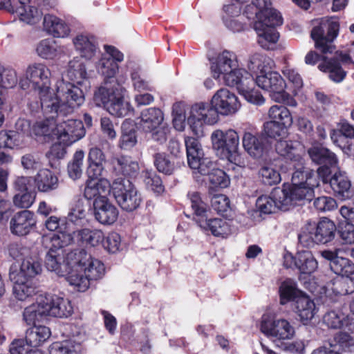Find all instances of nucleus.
I'll return each instance as SVG.
<instances>
[{"label": "nucleus", "instance_id": "obj_60", "mask_svg": "<svg viewBox=\"0 0 354 354\" xmlns=\"http://www.w3.org/2000/svg\"><path fill=\"white\" fill-rule=\"evenodd\" d=\"M41 271L39 263L32 258H26L23 260L19 271L17 270L19 277L21 279H29L35 277Z\"/></svg>", "mask_w": 354, "mask_h": 354}, {"label": "nucleus", "instance_id": "obj_48", "mask_svg": "<svg viewBox=\"0 0 354 354\" xmlns=\"http://www.w3.org/2000/svg\"><path fill=\"white\" fill-rule=\"evenodd\" d=\"M304 294L298 290L295 281L288 279L281 283L279 287L280 303L282 305L290 301H295Z\"/></svg>", "mask_w": 354, "mask_h": 354}, {"label": "nucleus", "instance_id": "obj_39", "mask_svg": "<svg viewBox=\"0 0 354 354\" xmlns=\"http://www.w3.org/2000/svg\"><path fill=\"white\" fill-rule=\"evenodd\" d=\"M162 121L163 113L160 109L149 108L142 111L138 124L144 131L148 132L155 130Z\"/></svg>", "mask_w": 354, "mask_h": 354}, {"label": "nucleus", "instance_id": "obj_57", "mask_svg": "<svg viewBox=\"0 0 354 354\" xmlns=\"http://www.w3.org/2000/svg\"><path fill=\"white\" fill-rule=\"evenodd\" d=\"M209 187L211 190H216L227 187L230 180L224 171L220 169H213L208 176Z\"/></svg>", "mask_w": 354, "mask_h": 354}, {"label": "nucleus", "instance_id": "obj_2", "mask_svg": "<svg viewBox=\"0 0 354 354\" xmlns=\"http://www.w3.org/2000/svg\"><path fill=\"white\" fill-rule=\"evenodd\" d=\"M68 262L71 266V270L66 280L79 292L86 291L91 281L100 280L105 274L106 269L102 261L84 249H76L68 252Z\"/></svg>", "mask_w": 354, "mask_h": 354}, {"label": "nucleus", "instance_id": "obj_34", "mask_svg": "<svg viewBox=\"0 0 354 354\" xmlns=\"http://www.w3.org/2000/svg\"><path fill=\"white\" fill-rule=\"evenodd\" d=\"M43 30L55 38H64L70 33V28L65 21L52 14L44 15Z\"/></svg>", "mask_w": 354, "mask_h": 354}, {"label": "nucleus", "instance_id": "obj_20", "mask_svg": "<svg viewBox=\"0 0 354 354\" xmlns=\"http://www.w3.org/2000/svg\"><path fill=\"white\" fill-rule=\"evenodd\" d=\"M211 102L218 115H230L236 113L241 104L236 95L227 88H221L213 95Z\"/></svg>", "mask_w": 354, "mask_h": 354}, {"label": "nucleus", "instance_id": "obj_33", "mask_svg": "<svg viewBox=\"0 0 354 354\" xmlns=\"http://www.w3.org/2000/svg\"><path fill=\"white\" fill-rule=\"evenodd\" d=\"M275 149L277 153L292 162H301L304 150L303 145L299 142L281 138L277 142Z\"/></svg>", "mask_w": 354, "mask_h": 354}, {"label": "nucleus", "instance_id": "obj_38", "mask_svg": "<svg viewBox=\"0 0 354 354\" xmlns=\"http://www.w3.org/2000/svg\"><path fill=\"white\" fill-rule=\"evenodd\" d=\"M111 184L106 178L88 179L84 191V196L87 200H94L105 194H110Z\"/></svg>", "mask_w": 354, "mask_h": 354}, {"label": "nucleus", "instance_id": "obj_61", "mask_svg": "<svg viewBox=\"0 0 354 354\" xmlns=\"http://www.w3.org/2000/svg\"><path fill=\"white\" fill-rule=\"evenodd\" d=\"M84 158V153L82 150L75 153L72 161L68 165V174L71 178L76 180L81 177Z\"/></svg>", "mask_w": 354, "mask_h": 354}, {"label": "nucleus", "instance_id": "obj_27", "mask_svg": "<svg viewBox=\"0 0 354 354\" xmlns=\"http://www.w3.org/2000/svg\"><path fill=\"white\" fill-rule=\"evenodd\" d=\"M46 118L44 120L37 122L32 127V131L37 136L48 137L52 140H55L56 136L57 130L60 125H65L67 120L62 121L59 118L65 117L68 114L65 115H53L46 114Z\"/></svg>", "mask_w": 354, "mask_h": 354}, {"label": "nucleus", "instance_id": "obj_30", "mask_svg": "<svg viewBox=\"0 0 354 354\" xmlns=\"http://www.w3.org/2000/svg\"><path fill=\"white\" fill-rule=\"evenodd\" d=\"M241 80L238 84L234 86L239 94L243 95L248 102L252 104L257 106L263 105L266 100L260 91L253 88L254 80L251 73L246 74V76Z\"/></svg>", "mask_w": 354, "mask_h": 354}, {"label": "nucleus", "instance_id": "obj_49", "mask_svg": "<svg viewBox=\"0 0 354 354\" xmlns=\"http://www.w3.org/2000/svg\"><path fill=\"white\" fill-rule=\"evenodd\" d=\"M127 66L131 68V80L134 90L141 93L143 91H152L153 86L149 80H147L140 73L138 67H134L135 64L132 62H128Z\"/></svg>", "mask_w": 354, "mask_h": 354}, {"label": "nucleus", "instance_id": "obj_58", "mask_svg": "<svg viewBox=\"0 0 354 354\" xmlns=\"http://www.w3.org/2000/svg\"><path fill=\"white\" fill-rule=\"evenodd\" d=\"M289 127L270 120L264 122L263 131L265 134L274 139L286 138L288 134Z\"/></svg>", "mask_w": 354, "mask_h": 354}, {"label": "nucleus", "instance_id": "obj_45", "mask_svg": "<svg viewBox=\"0 0 354 354\" xmlns=\"http://www.w3.org/2000/svg\"><path fill=\"white\" fill-rule=\"evenodd\" d=\"M317 261L309 250H301L296 254V268L303 274H311L317 268Z\"/></svg>", "mask_w": 354, "mask_h": 354}, {"label": "nucleus", "instance_id": "obj_43", "mask_svg": "<svg viewBox=\"0 0 354 354\" xmlns=\"http://www.w3.org/2000/svg\"><path fill=\"white\" fill-rule=\"evenodd\" d=\"M66 77L70 81L69 82L75 85V83L81 84L88 77L86 68L82 57H75L68 64L66 70Z\"/></svg>", "mask_w": 354, "mask_h": 354}, {"label": "nucleus", "instance_id": "obj_51", "mask_svg": "<svg viewBox=\"0 0 354 354\" xmlns=\"http://www.w3.org/2000/svg\"><path fill=\"white\" fill-rule=\"evenodd\" d=\"M272 196H273L276 207L279 209L286 211L295 205L286 184H283L282 188H274L272 192Z\"/></svg>", "mask_w": 354, "mask_h": 354}, {"label": "nucleus", "instance_id": "obj_10", "mask_svg": "<svg viewBox=\"0 0 354 354\" xmlns=\"http://www.w3.org/2000/svg\"><path fill=\"white\" fill-rule=\"evenodd\" d=\"M255 82L259 87L268 91L270 98L275 102L286 104L292 107L297 106V101L286 91V83L277 72L269 71L259 74Z\"/></svg>", "mask_w": 354, "mask_h": 354}, {"label": "nucleus", "instance_id": "obj_17", "mask_svg": "<svg viewBox=\"0 0 354 354\" xmlns=\"http://www.w3.org/2000/svg\"><path fill=\"white\" fill-rule=\"evenodd\" d=\"M104 48L106 53L102 55L96 68L105 80L113 78L119 69L118 62L124 59V55L112 46L104 45Z\"/></svg>", "mask_w": 354, "mask_h": 354}, {"label": "nucleus", "instance_id": "obj_36", "mask_svg": "<svg viewBox=\"0 0 354 354\" xmlns=\"http://www.w3.org/2000/svg\"><path fill=\"white\" fill-rule=\"evenodd\" d=\"M73 42L76 51L86 59H91L99 52L97 41L93 36L79 35L73 39Z\"/></svg>", "mask_w": 354, "mask_h": 354}, {"label": "nucleus", "instance_id": "obj_63", "mask_svg": "<svg viewBox=\"0 0 354 354\" xmlns=\"http://www.w3.org/2000/svg\"><path fill=\"white\" fill-rule=\"evenodd\" d=\"M154 165L159 172L166 175H171L175 169L174 162H172L168 156L165 153H157L153 156Z\"/></svg>", "mask_w": 354, "mask_h": 354}, {"label": "nucleus", "instance_id": "obj_12", "mask_svg": "<svg viewBox=\"0 0 354 354\" xmlns=\"http://www.w3.org/2000/svg\"><path fill=\"white\" fill-rule=\"evenodd\" d=\"M116 203L126 212H133L138 209L142 197L135 185L127 178H118L111 183L110 189Z\"/></svg>", "mask_w": 354, "mask_h": 354}, {"label": "nucleus", "instance_id": "obj_31", "mask_svg": "<svg viewBox=\"0 0 354 354\" xmlns=\"http://www.w3.org/2000/svg\"><path fill=\"white\" fill-rule=\"evenodd\" d=\"M86 212L84 201L81 198L74 200L66 217L64 231L68 230L73 232V230H77V229L73 228L72 225L76 227L82 226L86 221Z\"/></svg>", "mask_w": 354, "mask_h": 354}, {"label": "nucleus", "instance_id": "obj_25", "mask_svg": "<svg viewBox=\"0 0 354 354\" xmlns=\"http://www.w3.org/2000/svg\"><path fill=\"white\" fill-rule=\"evenodd\" d=\"M93 209L95 219L102 224L111 225L118 218V209L106 196L96 198L93 201Z\"/></svg>", "mask_w": 354, "mask_h": 354}, {"label": "nucleus", "instance_id": "obj_26", "mask_svg": "<svg viewBox=\"0 0 354 354\" xmlns=\"http://www.w3.org/2000/svg\"><path fill=\"white\" fill-rule=\"evenodd\" d=\"M268 21H255L254 28L257 34L258 44L264 49H273L279 40V34L275 29L279 25L269 24Z\"/></svg>", "mask_w": 354, "mask_h": 354}, {"label": "nucleus", "instance_id": "obj_4", "mask_svg": "<svg viewBox=\"0 0 354 354\" xmlns=\"http://www.w3.org/2000/svg\"><path fill=\"white\" fill-rule=\"evenodd\" d=\"M125 92L126 89L122 86H111L105 82L95 92L93 100L97 106L103 107L111 115L123 118L133 111L130 102L124 99Z\"/></svg>", "mask_w": 354, "mask_h": 354}, {"label": "nucleus", "instance_id": "obj_5", "mask_svg": "<svg viewBox=\"0 0 354 354\" xmlns=\"http://www.w3.org/2000/svg\"><path fill=\"white\" fill-rule=\"evenodd\" d=\"M191 207L194 213V220L203 230L209 231L214 236L225 238L232 232L231 222L223 218H207V204L202 201L198 192L188 194Z\"/></svg>", "mask_w": 354, "mask_h": 354}, {"label": "nucleus", "instance_id": "obj_21", "mask_svg": "<svg viewBox=\"0 0 354 354\" xmlns=\"http://www.w3.org/2000/svg\"><path fill=\"white\" fill-rule=\"evenodd\" d=\"M308 153L314 162L323 165L317 169V175L322 178L324 183H326L327 175L330 172L329 167H335L337 165L338 160L336 155L328 149L320 147H311Z\"/></svg>", "mask_w": 354, "mask_h": 354}, {"label": "nucleus", "instance_id": "obj_9", "mask_svg": "<svg viewBox=\"0 0 354 354\" xmlns=\"http://www.w3.org/2000/svg\"><path fill=\"white\" fill-rule=\"evenodd\" d=\"M339 24L333 17H323L314 21L310 36L316 48L322 53H332L335 49L334 40L339 34Z\"/></svg>", "mask_w": 354, "mask_h": 354}, {"label": "nucleus", "instance_id": "obj_13", "mask_svg": "<svg viewBox=\"0 0 354 354\" xmlns=\"http://www.w3.org/2000/svg\"><path fill=\"white\" fill-rule=\"evenodd\" d=\"M218 119L217 111L211 102H200L190 107L187 124L195 136L201 137L204 135L205 126L213 125L218 122Z\"/></svg>", "mask_w": 354, "mask_h": 354}, {"label": "nucleus", "instance_id": "obj_52", "mask_svg": "<svg viewBox=\"0 0 354 354\" xmlns=\"http://www.w3.org/2000/svg\"><path fill=\"white\" fill-rule=\"evenodd\" d=\"M324 323L330 328H343L346 332L353 333L347 327L348 324V315L345 316L339 310H330L326 313L323 317Z\"/></svg>", "mask_w": 354, "mask_h": 354}, {"label": "nucleus", "instance_id": "obj_1", "mask_svg": "<svg viewBox=\"0 0 354 354\" xmlns=\"http://www.w3.org/2000/svg\"><path fill=\"white\" fill-rule=\"evenodd\" d=\"M50 77L51 71L48 66L35 62L26 68L25 78H21L19 84L24 90L32 85L40 101L37 108L40 107L46 114H71L84 103V95L81 88L62 77L56 82L53 89Z\"/></svg>", "mask_w": 354, "mask_h": 354}, {"label": "nucleus", "instance_id": "obj_18", "mask_svg": "<svg viewBox=\"0 0 354 354\" xmlns=\"http://www.w3.org/2000/svg\"><path fill=\"white\" fill-rule=\"evenodd\" d=\"M339 62L354 65V62L348 54L337 51L335 57L324 59L318 65V68L322 72L328 73V77L332 81L339 83L346 75V72L342 68Z\"/></svg>", "mask_w": 354, "mask_h": 354}, {"label": "nucleus", "instance_id": "obj_62", "mask_svg": "<svg viewBox=\"0 0 354 354\" xmlns=\"http://www.w3.org/2000/svg\"><path fill=\"white\" fill-rule=\"evenodd\" d=\"M17 75L15 69L0 66V94L1 88H9L17 83Z\"/></svg>", "mask_w": 354, "mask_h": 354}, {"label": "nucleus", "instance_id": "obj_37", "mask_svg": "<svg viewBox=\"0 0 354 354\" xmlns=\"http://www.w3.org/2000/svg\"><path fill=\"white\" fill-rule=\"evenodd\" d=\"M286 185L288 186L292 198L295 204L298 201H310L314 196V188L319 185V180L317 178H310L307 183H299L295 185L293 184Z\"/></svg>", "mask_w": 354, "mask_h": 354}, {"label": "nucleus", "instance_id": "obj_56", "mask_svg": "<svg viewBox=\"0 0 354 354\" xmlns=\"http://www.w3.org/2000/svg\"><path fill=\"white\" fill-rule=\"evenodd\" d=\"M185 143L187 151V162L194 166L196 165V158H203L204 156L203 151L199 141L192 137H186Z\"/></svg>", "mask_w": 354, "mask_h": 354}, {"label": "nucleus", "instance_id": "obj_19", "mask_svg": "<svg viewBox=\"0 0 354 354\" xmlns=\"http://www.w3.org/2000/svg\"><path fill=\"white\" fill-rule=\"evenodd\" d=\"M51 246L46 254L45 264L47 269L55 272L59 276H64L71 270V266L68 262V253L64 257V248L66 246H56L51 238Z\"/></svg>", "mask_w": 354, "mask_h": 354}, {"label": "nucleus", "instance_id": "obj_3", "mask_svg": "<svg viewBox=\"0 0 354 354\" xmlns=\"http://www.w3.org/2000/svg\"><path fill=\"white\" fill-rule=\"evenodd\" d=\"M209 68L214 79L232 87L250 73L241 66L236 54L228 50H223L209 58Z\"/></svg>", "mask_w": 354, "mask_h": 354}, {"label": "nucleus", "instance_id": "obj_28", "mask_svg": "<svg viewBox=\"0 0 354 354\" xmlns=\"http://www.w3.org/2000/svg\"><path fill=\"white\" fill-rule=\"evenodd\" d=\"M330 186L336 197L341 200L351 199L354 196V188L345 172L337 171L330 178L327 175Z\"/></svg>", "mask_w": 354, "mask_h": 354}, {"label": "nucleus", "instance_id": "obj_6", "mask_svg": "<svg viewBox=\"0 0 354 354\" xmlns=\"http://www.w3.org/2000/svg\"><path fill=\"white\" fill-rule=\"evenodd\" d=\"M0 0V10L5 9L11 13H15L20 21L30 25L40 21L44 16L41 6L48 9L55 7V0Z\"/></svg>", "mask_w": 354, "mask_h": 354}, {"label": "nucleus", "instance_id": "obj_11", "mask_svg": "<svg viewBox=\"0 0 354 354\" xmlns=\"http://www.w3.org/2000/svg\"><path fill=\"white\" fill-rule=\"evenodd\" d=\"M104 239V233L100 230L82 228L73 232L61 231L53 236V242L56 246H68L77 243L95 248L101 245Z\"/></svg>", "mask_w": 354, "mask_h": 354}, {"label": "nucleus", "instance_id": "obj_50", "mask_svg": "<svg viewBox=\"0 0 354 354\" xmlns=\"http://www.w3.org/2000/svg\"><path fill=\"white\" fill-rule=\"evenodd\" d=\"M272 60L266 55L254 53L249 57L248 68L253 73L263 74L272 68Z\"/></svg>", "mask_w": 354, "mask_h": 354}, {"label": "nucleus", "instance_id": "obj_54", "mask_svg": "<svg viewBox=\"0 0 354 354\" xmlns=\"http://www.w3.org/2000/svg\"><path fill=\"white\" fill-rule=\"evenodd\" d=\"M328 286L335 295L354 294V279L349 277H337Z\"/></svg>", "mask_w": 354, "mask_h": 354}, {"label": "nucleus", "instance_id": "obj_24", "mask_svg": "<svg viewBox=\"0 0 354 354\" xmlns=\"http://www.w3.org/2000/svg\"><path fill=\"white\" fill-rule=\"evenodd\" d=\"M242 145L244 150L256 159L263 157L266 151L265 139L252 128L245 129L243 131Z\"/></svg>", "mask_w": 354, "mask_h": 354}, {"label": "nucleus", "instance_id": "obj_53", "mask_svg": "<svg viewBox=\"0 0 354 354\" xmlns=\"http://www.w3.org/2000/svg\"><path fill=\"white\" fill-rule=\"evenodd\" d=\"M268 117L270 120L291 127L293 118L290 110L283 105H272L268 110Z\"/></svg>", "mask_w": 354, "mask_h": 354}, {"label": "nucleus", "instance_id": "obj_41", "mask_svg": "<svg viewBox=\"0 0 354 354\" xmlns=\"http://www.w3.org/2000/svg\"><path fill=\"white\" fill-rule=\"evenodd\" d=\"M317 312L314 301L306 295L299 297L296 300L295 313L304 324H307Z\"/></svg>", "mask_w": 354, "mask_h": 354}, {"label": "nucleus", "instance_id": "obj_16", "mask_svg": "<svg viewBox=\"0 0 354 354\" xmlns=\"http://www.w3.org/2000/svg\"><path fill=\"white\" fill-rule=\"evenodd\" d=\"M243 15L248 19L255 21H268L271 25H281L283 18L281 14L271 7L270 0H252L248 5L243 12Z\"/></svg>", "mask_w": 354, "mask_h": 354}, {"label": "nucleus", "instance_id": "obj_14", "mask_svg": "<svg viewBox=\"0 0 354 354\" xmlns=\"http://www.w3.org/2000/svg\"><path fill=\"white\" fill-rule=\"evenodd\" d=\"M337 227L333 221L322 218L315 227L306 228L299 236V241L304 246L309 248L315 243L325 244L331 241L335 235Z\"/></svg>", "mask_w": 354, "mask_h": 354}, {"label": "nucleus", "instance_id": "obj_35", "mask_svg": "<svg viewBox=\"0 0 354 354\" xmlns=\"http://www.w3.org/2000/svg\"><path fill=\"white\" fill-rule=\"evenodd\" d=\"M35 187L39 192L50 193L59 187V182L57 175L50 169L39 170L34 177Z\"/></svg>", "mask_w": 354, "mask_h": 354}, {"label": "nucleus", "instance_id": "obj_47", "mask_svg": "<svg viewBox=\"0 0 354 354\" xmlns=\"http://www.w3.org/2000/svg\"><path fill=\"white\" fill-rule=\"evenodd\" d=\"M50 354H83L82 346L73 339L56 342L49 346Z\"/></svg>", "mask_w": 354, "mask_h": 354}, {"label": "nucleus", "instance_id": "obj_59", "mask_svg": "<svg viewBox=\"0 0 354 354\" xmlns=\"http://www.w3.org/2000/svg\"><path fill=\"white\" fill-rule=\"evenodd\" d=\"M259 176L265 185H273L281 182V178L279 172L272 165H264L259 170Z\"/></svg>", "mask_w": 354, "mask_h": 354}, {"label": "nucleus", "instance_id": "obj_22", "mask_svg": "<svg viewBox=\"0 0 354 354\" xmlns=\"http://www.w3.org/2000/svg\"><path fill=\"white\" fill-rule=\"evenodd\" d=\"M47 310L48 316L55 317H68L73 311L71 301L62 296L49 293L41 294Z\"/></svg>", "mask_w": 354, "mask_h": 354}, {"label": "nucleus", "instance_id": "obj_42", "mask_svg": "<svg viewBox=\"0 0 354 354\" xmlns=\"http://www.w3.org/2000/svg\"><path fill=\"white\" fill-rule=\"evenodd\" d=\"M28 142L19 134V131L14 130L0 131V148L9 149H21L26 147Z\"/></svg>", "mask_w": 354, "mask_h": 354}, {"label": "nucleus", "instance_id": "obj_15", "mask_svg": "<svg viewBox=\"0 0 354 354\" xmlns=\"http://www.w3.org/2000/svg\"><path fill=\"white\" fill-rule=\"evenodd\" d=\"M260 330L268 337H274L277 340H288L295 334L294 326L286 319H277L270 313L262 315L260 322Z\"/></svg>", "mask_w": 354, "mask_h": 354}, {"label": "nucleus", "instance_id": "obj_29", "mask_svg": "<svg viewBox=\"0 0 354 354\" xmlns=\"http://www.w3.org/2000/svg\"><path fill=\"white\" fill-rule=\"evenodd\" d=\"M9 277L14 283L12 291L17 299L25 301L37 292V288L32 281L29 279L19 278L17 270L14 269L13 267L10 268Z\"/></svg>", "mask_w": 354, "mask_h": 354}, {"label": "nucleus", "instance_id": "obj_23", "mask_svg": "<svg viewBox=\"0 0 354 354\" xmlns=\"http://www.w3.org/2000/svg\"><path fill=\"white\" fill-rule=\"evenodd\" d=\"M341 248L335 250H325L320 252L321 256L330 261V267L333 272L342 277H349L354 273V264L352 261L341 256Z\"/></svg>", "mask_w": 354, "mask_h": 354}, {"label": "nucleus", "instance_id": "obj_40", "mask_svg": "<svg viewBox=\"0 0 354 354\" xmlns=\"http://www.w3.org/2000/svg\"><path fill=\"white\" fill-rule=\"evenodd\" d=\"M47 316V310L41 294L37 297L36 302L26 307L23 313V319L28 325H35Z\"/></svg>", "mask_w": 354, "mask_h": 354}, {"label": "nucleus", "instance_id": "obj_55", "mask_svg": "<svg viewBox=\"0 0 354 354\" xmlns=\"http://www.w3.org/2000/svg\"><path fill=\"white\" fill-rule=\"evenodd\" d=\"M36 52L42 59H53L57 55V45L53 39H44L37 44Z\"/></svg>", "mask_w": 354, "mask_h": 354}, {"label": "nucleus", "instance_id": "obj_8", "mask_svg": "<svg viewBox=\"0 0 354 354\" xmlns=\"http://www.w3.org/2000/svg\"><path fill=\"white\" fill-rule=\"evenodd\" d=\"M211 140L213 149L221 158L227 159L237 166L243 165V161L238 152L239 136L235 130L217 129L212 133Z\"/></svg>", "mask_w": 354, "mask_h": 354}, {"label": "nucleus", "instance_id": "obj_32", "mask_svg": "<svg viewBox=\"0 0 354 354\" xmlns=\"http://www.w3.org/2000/svg\"><path fill=\"white\" fill-rule=\"evenodd\" d=\"M36 221L34 214L29 210L17 212L10 221V230L12 234L24 236L30 232Z\"/></svg>", "mask_w": 354, "mask_h": 354}, {"label": "nucleus", "instance_id": "obj_64", "mask_svg": "<svg viewBox=\"0 0 354 354\" xmlns=\"http://www.w3.org/2000/svg\"><path fill=\"white\" fill-rule=\"evenodd\" d=\"M295 165L293 167L295 171L293 172L292 176V183L293 185H297L299 183H304L308 181L310 178H317V176L310 171H305L304 167V160L301 158V162H295Z\"/></svg>", "mask_w": 354, "mask_h": 354}, {"label": "nucleus", "instance_id": "obj_44", "mask_svg": "<svg viewBox=\"0 0 354 354\" xmlns=\"http://www.w3.org/2000/svg\"><path fill=\"white\" fill-rule=\"evenodd\" d=\"M111 164L116 171L124 176H134L139 170L138 163L130 156L114 157L111 160Z\"/></svg>", "mask_w": 354, "mask_h": 354}, {"label": "nucleus", "instance_id": "obj_7", "mask_svg": "<svg viewBox=\"0 0 354 354\" xmlns=\"http://www.w3.org/2000/svg\"><path fill=\"white\" fill-rule=\"evenodd\" d=\"M85 129L80 120H67L65 125H60L54 143L46 153L49 160L62 159L66 153V147L80 140L85 136Z\"/></svg>", "mask_w": 354, "mask_h": 354}, {"label": "nucleus", "instance_id": "obj_46", "mask_svg": "<svg viewBox=\"0 0 354 354\" xmlns=\"http://www.w3.org/2000/svg\"><path fill=\"white\" fill-rule=\"evenodd\" d=\"M51 335L50 328L45 326L34 325L26 332V342L31 346H39Z\"/></svg>", "mask_w": 354, "mask_h": 354}]
</instances>
